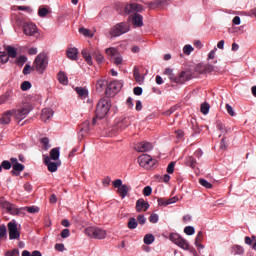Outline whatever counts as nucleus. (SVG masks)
Returning <instances> with one entry per match:
<instances>
[{
    "label": "nucleus",
    "instance_id": "38",
    "mask_svg": "<svg viewBox=\"0 0 256 256\" xmlns=\"http://www.w3.org/2000/svg\"><path fill=\"white\" fill-rule=\"evenodd\" d=\"M154 242H155V236L153 234H146L144 236L145 245H151Z\"/></svg>",
    "mask_w": 256,
    "mask_h": 256
},
{
    "label": "nucleus",
    "instance_id": "45",
    "mask_svg": "<svg viewBox=\"0 0 256 256\" xmlns=\"http://www.w3.org/2000/svg\"><path fill=\"white\" fill-rule=\"evenodd\" d=\"M194 71L198 73V75H203V73H205V65L197 64L194 68Z\"/></svg>",
    "mask_w": 256,
    "mask_h": 256
},
{
    "label": "nucleus",
    "instance_id": "6",
    "mask_svg": "<svg viewBox=\"0 0 256 256\" xmlns=\"http://www.w3.org/2000/svg\"><path fill=\"white\" fill-rule=\"evenodd\" d=\"M8 227V233H9V239L13 241L16 239L19 241L21 239V232L19 231V225L17 224V221L12 220L7 224Z\"/></svg>",
    "mask_w": 256,
    "mask_h": 256
},
{
    "label": "nucleus",
    "instance_id": "32",
    "mask_svg": "<svg viewBox=\"0 0 256 256\" xmlns=\"http://www.w3.org/2000/svg\"><path fill=\"white\" fill-rule=\"evenodd\" d=\"M58 81L61 85H69V78H67V75H65L64 72L58 73Z\"/></svg>",
    "mask_w": 256,
    "mask_h": 256
},
{
    "label": "nucleus",
    "instance_id": "18",
    "mask_svg": "<svg viewBox=\"0 0 256 256\" xmlns=\"http://www.w3.org/2000/svg\"><path fill=\"white\" fill-rule=\"evenodd\" d=\"M130 19L134 27H143V16L141 14L134 13L130 16Z\"/></svg>",
    "mask_w": 256,
    "mask_h": 256
},
{
    "label": "nucleus",
    "instance_id": "42",
    "mask_svg": "<svg viewBox=\"0 0 256 256\" xmlns=\"http://www.w3.org/2000/svg\"><path fill=\"white\" fill-rule=\"evenodd\" d=\"M199 183L200 185H202V187H205V189H212L213 188V184H211L209 181L200 178L199 179Z\"/></svg>",
    "mask_w": 256,
    "mask_h": 256
},
{
    "label": "nucleus",
    "instance_id": "59",
    "mask_svg": "<svg viewBox=\"0 0 256 256\" xmlns=\"http://www.w3.org/2000/svg\"><path fill=\"white\" fill-rule=\"evenodd\" d=\"M113 186L116 188V189H120L121 187H123V181L121 179H116L114 182H113Z\"/></svg>",
    "mask_w": 256,
    "mask_h": 256
},
{
    "label": "nucleus",
    "instance_id": "36",
    "mask_svg": "<svg viewBox=\"0 0 256 256\" xmlns=\"http://www.w3.org/2000/svg\"><path fill=\"white\" fill-rule=\"evenodd\" d=\"M186 165H187V167H191L192 169H195V167L197 166V160H195V158H193V156L187 157Z\"/></svg>",
    "mask_w": 256,
    "mask_h": 256
},
{
    "label": "nucleus",
    "instance_id": "16",
    "mask_svg": "<svg viewBox=\"0 0 256 256\" xmlns=\"http://www.w3.org/2000/svg\"><path fill=\"white\" fill-rule=\"evenodd\" d=\"M149 209V202L145 201L143 198H140L136 201V211L141 213V211H147Z\"/></svg>",
    "mask_w": 256,
    "mask_h": 256
},
{
    "label": "nucleus",
    "instance_id": "39",
    "mask_svg": "<svg viewBox=\"0 0 256 256\" xmlns=\"http://www.w3.org/2000/svg\"><path fill=\"white\" fill-rule=\"evenodd\" d=\"M209 109H211V106L207 102L202 103L200 106V111L203 115H207L209 113Z\"/></svg>",
    "mask_w": 256,
    "mask_h": 256
},
{
    "label": "nucleus",
    "instance_id": "41",
    "mask_svg": "<svg viewBox=\"0 0 256 256\" xmlns=\"http://www.w3.org/2000/svg\"><path fill=\"white\" fill-rule=\"evenodd\" d=\"M9 61V56H7V52H0V67L1 65H5Z\"/></svg>",
    "mask_w": 256,
    "mask_h": 256
},
{
    "label": "nucleus",
    "instance_id": "54",
    "mask_svg": "<svg viewBox=\"0 0 256 256\" xmlns=\"http://www.w3.org/2000/svg\"><path fill=\"white\" fill-rule=\"evenodd\" d=\"M24 209H26V211H28V213H39V207H37V206H29Z\"/></svg>",
    "mask_w": 256,
    "mask_h": 256
},
{
    "label": "nucleus",
    "instance_id": "37",
    "mask_svg": "<svg viewBox=\"0 0 256 256\" xmlns=\"http://www.w3.org/2000/svg\"><path fill=\"white\" fill-rule=\"evenodd\" d=\"M232 253L234 255H243V253H245V249H243V246L235 245L232 247Z\"/></svg>",
    "mask_w": 256,
    "mask_h": 256
},
{
    "label": "nucleus",
    "instance_id": "5",
    "mask_svg": "<svg viewBox=\"0 0 256 256\" xmlns=\"http://www.w3.org/2000/svg\"><path fill=\"white\" fill-rule=\"evenodd\" d=\"M85 235L91 239H105L107 237V232L101 228L88 227L85 229Z\"/></svg>",
    "mask_w": 256,
    "mask_h": 256
},
{
    "label": "nucleus",
    "instance_id": "63",
    "mask_svg": "<svg viewBox=\"0 0 256 256\" xmlns=\"http://www.w3.org/2000/svg\"><path fill=\"white\" fill-rule=\"evenodd\" d=\"M69 235H71L69 229L62 230V232H61V238L62 239H67V237H69Z\"/></svg>",
    "mask_w": 256,
    "mask_h": 256
},
{
    "label": "nucleus",
    "instance_id": "10",
    "mask_svg": "<svg viewBox=\"0 0 256 256\" xmlns=\"http://www.w3.org/2000/svg\"><path fill=\"white\" fill-rule=\"evenodd\" d=\"M138 163L140 167H144L145 169H149L155 165V160L151 158L149 154H142L138 157Z\"/></svg>",
    "mask_w": 256,
    "mask_h": 256
},
{
    "label": "nucleus",
    "instance_id": "20",
    "mask_svg": "<svg viewBox=\"0 0 256 256\" xmlns=\"http://www.w3.org/2000/svg\"><path fill=\"white\" fill-rule=\"evenodd\" d=\"M51 117H53V110L51 108L42 109L41 119L44 123H47Z\"/></svg>",
    "mask_w": 256,
    "mask_h": 256
},
{
    "label": "nucleus",
    "instance_id": "52",
    "mask_svg": "<svg viewBox=\"0 0 256 256\" xmlns=\"http://www.w3.org/2000/svg\"><path fill=\"white\" fill-rule=\"evenodd\" d=\"M30 87H31V82H29V81H24L21 84L22 91H29Z\"/></svg>",
    "mask_w": 256,
    "mask_h": 256
},
{
    "label": "nucleus",
    "instance_id": "2",
    "mask_svg": "<svg viewBox=\"0 0 256 256\" xmlns=\"http://www.w3.org/2000/svg\"><path fill=\"white\" fill-rule=\"evenodd\" d=\"M11 111L16 121H23V119H26L27 115L33 111V106L29 103H25L20 109H12Z\"/></svg>",
    "mask_w": 256,
    "mask_h": 256
},
{
    "label": "nucleus",
    "instance_id": "21",
    "mask_svg": "<svg viewBox=\"0 0 256 256\" xmlns=\"http://www.w3.org/2000/svg\"><path fill=\"white\" fill-rule=\"evenodd\" d=\"M108 83H107V80L105 79H99L97 82H96V91L98 93H103V91H105V89H107L108 87Z\"/></svg>",
    "mask_w": 256,
    "mask_h": 256
},
{
    "label": "nucleus",
    "instance_id": "14",
    "mask_svg": "<svg viewBox=\"0 0 256 256\" xmlns=\"http://www.w3.org/2000/svg\"><path fill=\"white\" fill-rule=\"evenodd\" d=\"M134 149L138 151V153H147V151L153 149V144H151V142H139L135 145Z\"/></svg>",
    "mask_w": 256,
    "mask_h": 256
},
{
    "label": "nucleus",
    "instance_id": "48",
    "mask_svg": "<svg viewBox=\"0 0 256 256\" xmlns=\"http://www.w3.org/2000/svg\"><path fill=\"white\" fill-rule=\"evenodd\" d=\"M184 233L186 235H195V228L193 226H186L184 228Z\"/></svg>",
    "mask_w": 256,
    "mask_h": 256
},
{
    "label": "nucleus",
    "instance_id": "22",
    "mask_svg": "<svg viewBox=\"0 0 256 256\" xmlns=\"http://www.w3.org/2000/svg\"><path fill=\"white\" fill-rule=\"evenodd\" d=\"M172 203H177L176 197L169 198V199L158 198V205H160V207H167V205H172Z\"/></svg>",
    "mask_w": 256,
    "mask_h": 256
},
{
    "label": "nucleus",
    "instance_id": "7",
    "mask_svg": "<svg viewBox=\"0 0 256 256\" xmlns=\"http://www.w3.org/2000/svg\"><path fill=\"white\" fill-rule=\"evenodd\" d=\"M169 239L172 241V243H175V245H178V247L184 249L185 251H189V249H191L189 242H187V240L177 233L170 234Z\"/></svg>",
    "mask_w": 256,
    "mask_h": 256
},
{
    "label": "nucleus",
    "instance_id": "25",
    "mask_svg": "<svg viewBox=\"0 0 256 256\" xmlns=\"http://www.w3.org/2000/svg\"><path fill=\"white\" fill-rule=\"evenodd\" d=\"M107 89L113 91L114 93H117V91L121 90V82L114 80L108 84Z\"/></svg>",
    "mask_w": 256,
    "mask_h": 256
},
{
    "label": "nucleus",
    "instance_id": "62",
    "mask_svg": "<svg viewBox=\"0 0 256 256\" xmlns=\"http://www.w3.org/2000/svg\"><path fill=\"white\" fill-rule=\"evenodd\" d=\"M226 111L228 114H230L231 117H235V111L233 110V107H231V105L226 104Z\"/></svg>",
    "mask_w": 256,
    "mask_h": 256
},
{
    "label": "nucleus",
    "instance_id": "19",
    "mask_svg": "<svg viewBox=\"0 0 256 256\" xmlns=\"http://www.w3.org/2000/svg\"><path fill=\"white\" fill-rule=\"evenodd\" d=\"M11 117H13L12 110L4 112L0 118L1 125H9L11 123Z\"/></svg>",
    "mask_w": 256,
    "mask_h": 256
},
{
    "label": "nucleus",
    "instance_id": "13",
    "mask_svg": "<svg viewBox=\"0 0 256 256\" xmlns=\"http://www.w3.org/2000/svg\"><path fill=\"white\" fill-rule=\"evenodd\" d=\"M23 33L28 37H33L37 34V25L32 22L25 23L23 25Z\"/></svg>",
    "mask_w": 256,
    "mask_h": 256
},
{
    "label": "nucleus",
    "instance_id": "64",
    "mask_svg": "<svg viewBox=\"0 0 256 256\" xmlns=\"http://www.w3.org/2000/svg\"><path fill=\"white\" fill-rule=\"evenodd\" d=\"M133 93H134V95H143V88H141V87H135L134 89H133Z\"/></svg>",
    "mask_w": 256,
    "mask_h": 256
},
{
    "label": "nucleus",
    "instance_id": "56",
    "mask_svg": "<svg viewBox=\"0 0 256 256\" xmlns=\"http://www.w3.org/2000/svg\"><path fill=\"white\" fill-rule=\"evenodd\" d=\"M175 171V162H170L167 167V173L170 175Z\"/></svg>",
    "mask_w": 256,
    "mask_h": 256
},
{
    "label": "nucleus",
    "instance_id": "23",
    "mask_svg": "<svg viewBox=\"0 0 256 256\" xmlns=\"http://www.w3.org/2000/svg\"><path fill=\"white\" fill-rule=\"evenodd\" d=\"M79 137H81V139H83V137H85V135H87V133H89V122L86 121L84 123H82L80 126H79Z\"/></svg>",
    "mask_w": 256,
    "mask_h": 256
},
{
    "label": "nucleus",
    "instance_id": "57",
    "mask_svg": "<svg viewBox=\"0 0 256 256\" xmlns=\"http://www.w3.org/2000/svg\"><path fill=\"white\" fill-rule=\"evenodd\" d=\"M18 11H26L27 13H33V9L29 6H18Z\"/></svg>",
    "mask_w": 256,
    "mask_h": 256
},
{
    "label": "nucleus",
    "instance_id": "50",
    "mask_svg": "<svg viewBox=\"0 0 256 256\" xmlns=\"http://www.w3.org/2000/svg\"><path fill=\"white\" fill-rule=\"evenodd\" d=\"M150 223H158L159 222V215L153 213L149 216Z\"/></svg>",
    "mask_w": 256,
    "mask_h": 256
},
{
    "label": "nucleus",
    "instance_id": "46",
    "mask_svg": "<svg viewBox=\"0 0 256 256\" xmlns=\"http://www.w3.org/2000/svg\"><path fill=\"white\" fill-rule=\"evenodd\" d=\"M216 127H217L218 131H222V133L223 132L229 133V131H231V128H228V129L225 128V125H223V123H221V122H217Z\"/></svg>",
    "mask_w": 256,
    "mask_h": 256
},
{
    "label": "nucleus",
    "instance_id": "53",
    "mask_svg": "<svg viewBox=\"0 0 256 256\" xmlns=\"http://www.w3.org/2000/svg\"><path fill=\"white\" fill-rule=\"evenodd\" d=\"M2 165V169H5L6 171H9V169H11V162H9L8 160H4L1 163Z\"/></svg>",
    "mask_w": 256,
    "mask_h": 256
},
{
    "label": "nucleus",
    "instance_id": "29",
    "mask_svg": "<svg viewBox=\"0 0 256 256\" xmlns=\"http://www.w3.org/2000/svg\"><path fill=\"white\" fill-rule=\"evenodd\" d=\"M76 93L81 97V99H87L89 96V91L83 87H76L75 89Z\"/></svg>",
    "mask_w": 256,
    "mask_h": 256
},
{
    "label": "nucleus",
    "instance_id": "30",
    "mask_svg": "<svg viewBox=\"0 0 256 256\" xmlns=\"http://www.w3.org/2000/svg\"><path fill=\"white\" fill-rule=\"evenodd\" d=\"M13 97V92L7 91L2 96H0V105H3V103H7V101H10Z\"/></svg>",
    "mask_w": 256,
    "mask_h": 256
},
{
    "label": "nucleus",
    "instance_id": "8",
    "mask_svg": "<svg viewBox=\"0 0 256 256\" xmlns=\"http://www.w3.org/2000/svg\"><path fill=\"white\" fill-rule=\"evenodd\" d=\"M47 64H48L47 55H45L44 53L39 54L34 61L35 69L40 73H42L43 71H45V69H47Z\"/></svg>",
    "mask_w": 256,
    "mask_h": 256
},
{
    "label": "nucleus",
    "instance_id": "55",
    "mask_svg": "<svg viewBox=\"0 0 256 256\" xmlns=\"http://www.w3.org/2000/svg\"><path fill=\"white\" fill-rule=\"evenodd\" d=\"M5 256H19V249L14 248L12 251H7Z\"/></svg>",
    "mask_w": 256,
    "mask_h": 256
},
{
    "label": "nucleus",
    "instance_id": "24",
    "mask_svg": "<svg viewBox=\"0 0 256 256\" xmlns=\"http://www.w3.org/2000/svg\"><path fill=\"white\" fill-rule=\"evenodd\" d=\"M66 54L68 59H71V61H77V55H79V50L77 48H68Z\"/></svg>",
    "mask_w": 256,
    "mask_h": 256
},
{
    "label": "nucleus",
    "instance_id": "34",
    "mask_svg": "<svg viewBox=\"0 0 256 256\" xmlns=\"http://www.w3.org/2000/svg\"><path fill=\"white\" fill-rule=\"evenodd\" d=\"M133 76L137 83H143V76H141V72H139L137 67L133 70Z\"/></svg>",
    "mask_w": 256,
    "mask_h": 256
},
{
    "label": "nucleus",
    "instance_id": "17",
    "mask_svg": "<svg viewBox=\"0 0 256 256\" xmlns=\"http://www.w3.org/2000/svg\"><path fill=\"white\" fill-rule=\"evenodd\" d=\"M4 207H5L6 211L8 213H10V215H19L21 213V211H23V208L19 209V208L15 207V205H13L9 202H5Z\"/></svg>",
    "mask_w": 256,
    "mask_h": 256
},
{
    "label": "nucleus",
    "instance_id": "51",
    "mask_svg": "<svg viewBox=\"0 0 256 256\" xmlns=\"http://www.w3.org/2000/svg\"><path fill=\"white\" fill-rule=\"evenodd\" d=\"M79 33L84 35V37H91V30L86 29V28H80Z\"/></svg>",
    "mask_w": 256,
    "mask_h": 256
},
{
    "label": "nucleus",
    "instance_id": "47",
    "mask_svg": "<svg viewBox=\"0 0 256 256\" xmlns=\"http://www.w3.org/2000/svg\"><path fill=\"white\" fill-rule=\"evenodd\" d=\"M194 49H193V46L191 45H185L183 47V53L184 55H191V53H193Z\"/></svg>",
    "mask_w": 256,
    "mask_h": 256
},
{
    "label": "nucleus",
    "instance_id": "12",
    "mask_svg": "<svg viewBox=\"0 0 256 256\" xmlns=\"http://www.w3.org/2000/svg\"><path fill=\"white\" fill-rule=\"evenodd\" d=\"M141 11H143V6L137 3L127 4L124 8L126 15H131V13L135 15V13H141Z\"/></svg>",
    "mask_w": 256,
    "mask_h": 256
},
{
    "label": "nucleus",
    "instance_id": "44",
    "mask_svg": "<svg viewBox=\"0 0 256 256\" xmlns=\"http://www.w3.org/2000/svg\"><path fill=\"white\" fill-rule=\"evenodd\" d=\"M137 220L135 218H130L127 224L128 229H137Z\"/></svg>",
    "mask_w": 256,
    "mask_h": 256
},
{
    "label": "nucleus",
    "instance_id": "1",
    "mask_svg": "<svg viewBox=\"0 0 256 256\" xmlns=\"http://www.w3.org/2000/svg\"><path fill=\"white\" fill-rule=\"evenodd\" d=\"M111 109V99L101 98L96 106V117L103 119Z\"/></svg>",
    "mask_w": 256,
    "mask_h": 256
},
{
    "label": "nucleus",
    "instance_id": "4",
    "mask_svg": "<svg viewBox=\"0 0 256 256\" xmlns=\"http://www.w3.org/2000/svg\"><path fill=\"white\" fill-rule=\"evenodd\" d=\"M131 27L127 22H121L113 26L110 30L111 37H121V35H125V33H129Z\"/></svg>",
    "mask_w": 256,
    "mask_h": 256
},
{
    "label": "nucleus",
    "instance_id": "3",
    "mask_svg": "<svg viewBox=\"0 0 256 256\" xmlns=\"http://www.w3.org/2000/svg\"><path fill=\"white\" fill-rule=\"evenodd\" d=\"M82 57L85 59L86 63L88 65H93V58H95V61H97V64L100 65V63H103V54L99 51H92L89 52L87 49L82 50Z\"/></svg>",
    "mask_w": 256,
    "mask_h": 256
},
{
    "label": "nucleus",
    "instance_id": "28",
    "mask_svg": "<svg viewBox=\"0 0 256 256\" xmlns=\"http://www.w3.org/2000/svg\"><path fill=\"white\" fill-rule=\"evenodd\" d=\"M129 190H130L129 186L124 184L120 188H118L117 193L118 195H120L122 199H125L126 195H128L129 193Z\"/></svg>",
    "mask_w": 256,
    "mask_h": 256
},
{
    "label": "nucleus",
    "instance_id": "11",
    "mask_svg": "<svg viewBox=\"0 0 256 256\" xmlns=\"http://www.w3.org/2000/svg\"><path fill=\"white\" fill-rule=\"evenodd\" d=\"M191 79V72L183 71L179 74V76H172L171 81L173 83H179L180 85H183V83H186V81H189Z\"/></svg>",
    "mask_w": 256,
    "mask_h": 256
},
{
    "label": "nucleus",
    "instance_id": "31",
    "mask_svg": "<svg viewBox=\"0 0 256 256\" xmlns=\"http://www.w3.org/2000/svg\"><path fill=\"white\" fill-rule=\"evenodd\" d=\"M6 51H7L6 55L8 57V60H9V57H11V59L17 58V50H15L13 46H7Z\"/></svg>",
    "mask_w": 256,
    "mask_h": 256
},
{
    "label": "nucleus",
    "instance_id": "9",
    "mask_svg": "<svg viewBox=\"0 0 256 256\" xmlns=\"http://www.w3.org/2000/svg\"><path fill=\"white\" fill-rule=\"evenodd\" d=\"M105 51L114 65H121L123 63V57L119 55V51L116 48H107Z\"/></svg>",
    "mask_w": 256,
    "mask_h": 256
},
{
    "label": "nucleus",
    "instance_id": "58",
    "mask_svg": "<svg viewBox=\"0 0 256 256\" xmlns=\"http://www.w3.org/2000/svg\"><path fill=\"white\" fill-rule=\"evenodd\" d=\"M27 62V57L25 56H19L17 59H16V63L17 65H23L24 63Z\"/></svg>",
    "mask_w": 256,
    "mask_h": 256
},
{
    "label": "nucleus",
    "instance_id": "15",
    "mask_svg": "<svg viewBox=\"0 0 256 256\" xmlns=\"http://www.w3.org/2000/svg\"><path fill=\"white\" fill-rule=\"evenodd\" d=\"M44 164L47 166L50 173H55V171H57V168L59 167V163L51 162V158L49 156H44Z\"/></svg>",
    "mask_w": 256,
    "mask_h": 256
},
{
    "label": "nucleus",
    "instance_id": "26",
    "mask_svg": "<svg viewBox=\"0 0 256 256\" xmlns=\"http://www.w3.org/2000/svg\"><path fill=\"white\" fill-rule=\"evenodd\" d=\"M167 0H155L154 2H150L148 7L149 9H157V7H165Z\"/></svg>",
    "mask_w": 256,
    "mask_h": 256
},
{
    "label": "nucleus",
    "instance_id": "35",
    "mask_svg": "<svg viewBox=\"0 0 256 256\" xmlns=\"http://www.w3.org/2000/svg\"><path fill=\"white\" fill-rule=\"evenodd\" d=\"M59 148H53L52 150H50V159H52V161H57L59 159Z\"/></svg>",
    "mask_w": 256,
    "mask_h": 256
},
{
    "label": "nucleus",
    "instance_id": "33",
    "mask_svg": "<svg viewBox=\"0 0 256 256\" xmlns=\"http://www.w3.org/2000/svg\"><path fill=\"white\" fill-rule=\"evenodd\" d=\"M201 241H203V232L199 231L195 238V245L198 249H203V245H201Z\"/></svg>",
    "mask_w": 256,
    "mask_h": 256
},
{
    "label": "nucleus",
    "instance_id": "43",
    "mask_svg": "<svg viewBox=\"0 0 256 256\" xmlns=\"http://www.w3.org/2000/svg\"><path fill=\"white\" fill-rule=\"evenodd\" d=\"M49 13H51L46 7H40L39 9H38V15L40 16V17H47V15H49Z\"/></svg>",
    "mask_w": 256,
    "mask_h": 256
},
{
    "label": "nucleus",
    "instance_id": "49",
    "mask_svg": "<svg viewBox=\"0 0 256 256\" xmlns=\"http://www.w3.org/2000/svg\"><path fill=\"white\" fill-rule=\"evenodd\" d=\"M153 193V188H151V186H146L143 189V195L145 197H149L151 194Z\"/></svg>",
    "mask_w": 256,
    "mask_h": 256
},
{
    "label": "nucleus",
    "instance_id": "40",
    "mask_svg": "<svg viewBox=\"0 0 256 256\" xmlns=\"http://www.w3.org/2000/svg\"><path fill=\"white\" fill-rule=\"evenodd\" d=\"M7 239V226L5 224L0 225V240Z\"/></svg>",
    "mask_w": 256,
    "mask_h": 256
},
{
    "label": "nucleus",
    "instance_id": "27",
    "mask_svg": "<svg viewBox=\"0 0 256 256\" xmlns=\"http://www.w3.org/2000/svg\"><path fill=\"white\" fill-rule=\"evenodd\" d=\"M12 167H13L11 171L12 175H19V173H21V171L25 169V166L19 162H16L15 164H13Z\"/></svg>",
    "mask_w": 256,
    "mask_h": 256
},
{
    "label": "nucleus",
    "instance_id": "60",
    "mask_svg": "<svg viewBox=\"0 0 256 256\" xmlns=\"http://www.w3.org/2000/svg\"><path fill=\"white\" fill-rule=\"evenodd\" d=\"M40 143L44 146L45 149H49V138L44 137L40 140Z\"/></svg>",
    "mask_w": 256,
    "mask_h": 256
},
{
    "label": "nucleus",
    "instance_id": "61",
    "mask_svg": "<svg viewBox=\"0 0 256 256\" xmlns=\"http://www.w3.org/2000/svg\"><path fill=\"white\" fill-rule=\"evenodd\" d=\"M137 221L140 225H145V223H147V219L144 215H138Z\"/></svg>",
    "mask_w": 256,
    "mask_h": 256
}]
</instances>
